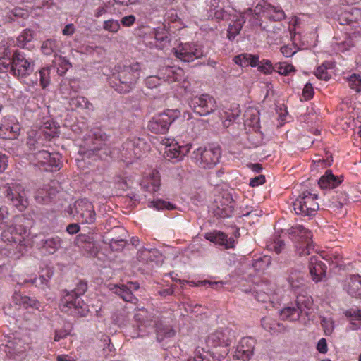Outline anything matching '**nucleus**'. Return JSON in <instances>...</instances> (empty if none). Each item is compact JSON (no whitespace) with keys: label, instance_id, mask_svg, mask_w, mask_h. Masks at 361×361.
<instances>
[{"label":"nucleus","instance_id":"obj_36","mask_svg":"<svg viewBox=\"0 0 361 361\" xmlns=\"http://www.w3.org/2000/svg\"><path fill=\"white\" fill-rule=\"evenodd\" d=\"M13 302L23 308L31 307L38 310L40 307V303L35 298L23 296L20 293L16 291L13 295Z\"/></svg>","mask_w":361,"mask_h":361},{"label":"nucleus","instance_id":"obj_3","mask_svg":"<svg viewBox=\"0 0 361 361\" xmlns=\"http://www.w3.org/2000/svg\"><path fill=\"white\" fill-rule=\"evenodd\" d=\"M144 142L140 139H134L128 140L123 145V149L112 147L106 144H103L99 148L92 149V152L96 157L102 159H106L108 157L118 159L127 164H131L135 159H138L142 155L141 145Z\"/></svg>","mask_w":361,"mask_h":361},{"label":"nucleus","instance_id":"obj_23","mask_svg":"<svg viewBox=\"0 0 361 361\" xmlns=\"http://www.w3.org/2000/svg\"><path fill=\"white\" fill-rule=\"evenodd\" d=\"M235 332L228 328L221 329L209 334L206 340L208 348L215 347H228L235 338Z\"/></svg>","mask_w":361,"mask_h":361},{"label":"nucleus","instance_id":"obj_59","mask_svg":"<svg viewBox=\"0 0 361 361\" xmlns=\"http://www.w3.org/2000/svg\"><path fill=\"white\" fill-rule=\"evenodd\" d=\"M185 361H210L209 358L207 355V353L204 351L203 348L199 349L197 348L194 352V356L192 357H190L188 359L185 360Z\"/></svg>","mask_w":361,"mask_h":361},{"label":"nucleus","instance_id":"obj_29","mask_svg":"<svg viewBox=\"0 0 361 361\" xmlns=\"http://www.w3.org/2000/svg\"><path fill=\"white\" fill-rule=\"evenodd\" d=\"M27 347L20 339L8 341L4 346V352L6 355L16 361L20 360L25 354Z\"/></svg>","mask_w":361,"mask_h":361},{"label":"nucleus","instance_id":"obj_55","mask_svg":"<svg viewBox=\"0 0 361 361\" xmlns=\"http://www.w3.org/2000/svg\"><path fill=\"white\" fill-rule=\"evenodd\" d=\"M140 257L150 262L154 260V257L158 258V261H162V255L156 249H144L141 251Z\"/></svg>","mask_w":361,"mask_h":361},{"label":"nucleus","instance_id":"obj_19","mask_svg":"<svg viewBox=\"0 0 361 361\" xmlns=\"http://www.w3.org/2000/svg\"><path fill=\"white\" fill-rule=\"evenodd\" d=\"M188 104L191 109L200 116H208L216 109V101L210 94L204 93L190 98Z\"/></svg>","mask_w":361,"mask_h":361},{"label":"nucleus","instance_id":"obj_15","mask_svg":"<svg viewBox=\"0 0 361 361\" xmlns=\"http://www.w3.org/2000/svg\"><path fill=\"white\" fill-rule=\"evenodd\" d=\"M57 135L56 128L52 129L51 123L47 121L38 131L32 130L28 133L27 145L30 150H36L45 145V142Z\"/></svg>","mask_w":361,"mask_h":361},{"label":"nucleus","instance_id":"obj_49","mask_svg":"<svg viewBox=\"0 0 361 361\" xmlns=\"http://www.w3.org/2000/svg\"><path fill=\"white\" fill-rule=\"evenodd\" d=\"M148 207L150 208H154L158 211L164 209L172 210L176 208V206L173 204L161 199H157L149 202L148 203Z\"/></svg>","mask_w":361,"mask_h":361},{"label":"nucleus","instance_id":"obj_50","mask_svg":"<svg viewBox=\"0 0 361 361\" xmlns=\"http://www.w3.org/2000/svg\"><path fill=\"white\" fill-rule=\"evenodd\" d=\"M57 41L54 39H49L44 41L41 46V51L44 55H51L57 49Z\"/></svg>","mask_w":361,"mask_h":361},{"label":"nucleus","instance_id":"obj_64","mask_svg":"<svg viewBox=\"0 0 361 361\" xmlns=\"http://www.w3.org/2000/svg\"><path fill=\"white\" fill-rule=\"evenodd\" d=\"M38 281L40 282V284L42 286H47L48 283V279H46L44 276H42L39 277V279H37V277L34 276L30 278V279H24L23 282L18 281L17 283L19 286H22L25 283H31L32 284L35 283L36 286H38Z\"/></svg>","mask_w":361,"mask_h":361},{"label":"nucleus","instance_id":"obj_14","mask_svg":"<svg viewBox=\"0 0 361 361\" xmlns=\"http://www.w3.org/2000/svg\"><path fill=\"white\" fill-rule=\"evenodd\" d=\"M322 259L326 261H331V263L335 267L340 266L341 257L339 255H334V260L332 259L330 255L323 257L322 255H317L310 257L309 263L310 274L312 279L316 282H320L324 280L326 275V265L322 262Z\"/></svg>","mask_w":361,"mask_h":361},{"label":"nucleus","instance_id":"obj_27","mask_svg":"<svg viewBox=\"0 0 361 361\" xmlns=\"http://www.w3.org/2000/svg\"><path fill=\"white\" fill-rule=\"evenodd\" d=\"M20 126L13 116L4 117L0 122V137L15 139L18 135Z\"/></svg>","mask_w":361,"mask_h":361},{"label":"nucleus","instance_id":"obj_8","mask_svg":"<svg viewBox=\"0 0 361 361\" xmlns=\"http://www.w3.org/2000/svg\"><path fill=\"white\" fill-rule=\"evenodd\" d=\"M140 64L134 63L129 66H118L116 78L118 83L116 84L115 90L119 93L130 92L140 77Z\"/></svg>","mask_w":361,"mask_h":361},{"label":"nucleus","instance_id":"obj_2","mask_svg":"<svg viewBox=\"0 0 361 361\" xmlns=\"http://www.w3.org/2000/svg\"><path fill=\"white\" fill-rule=\"evenodd\" d=\"M135 324L127 329L126 334L132 338L143 337L152 332L157 334V339L161 342L175 336V331L168 325H164L145 309L140 310L134 315Z\"/></svg>","mask_w":361,"mask_h":361},{"label":"nucleus","instance_id":"obj_52","mask_svg":"<svg viewBox=\"0 0 361 361\" xmlns=\"http://www.w3.org/2000/svg\"><path fill=\"white\" fill-rule=\"evenodd\" d=\"M329 66V62H324L317 67L314 72L316 77L319 80L327 81L331 78V73L328 71Z\"/></svg>","mask_w":361,"mask_h":361},{"label":"nucleus","instance_id":"obj_26","mask_svg":"<svg viewBox=\"0 0 361 361\" xmlns=\"http://www.w3.org/2000/svg\"><path fill=\"white\" fill-rule=\"evenodd\" d=\"M255 344L256 341L252 337L242 338L236 346L235 358L242 361L250 360L254 355Z\"/></svg>","mask_w":361,"mask_h":361},{"label":"nucleus","instance_id":"obj_62","mask_svg":"<svg viewBox=\"0 0 361 361\" xmlns=\"http://www.w3.org/2000/svg\"><path fill=\"white\" fill-rule=\"evenodd\" d=\"M271 263V258L268 256H264L263 258H259L255 260L253 267L257 270L265 269Z\"/></svg>","mask_w":361,"mask_h":361},{"label":"nucleus","instance_id":"obj_44","mask_svg":"<svg viewBox=\"0 0 361 361\" xmlns=\"http://www.w3.org/2000/svg\"><path fill=\"white\" fill-rule=\"evenodd\" d=\"M53 63L56 68L57 73L60 75H64L71 67V63L65 57L55 55Z\"/></svg>","mask_w":361,"mask_h":361},{"label":"nucleus","instance_id":"obj_25","mask_svg":"<svg viewBox=\"0 0 361 361\" xmlns=\"http://www.w3.org/2000/svg\"><path fill=\"white\" fill-rule=\"evenodd\" d=\"M164 145H165L166 157L175 161L181 160L191 149L190 144L180 145L174 140L170 139L164 140Z\"/></svg>","mask_w":361,"mask_h":361},{"label":"nucleus","instance_id":"obj_35","mask_svg":"<svg viewBox=\"0 0 361 361\" xmlns=\"http://www.w3.org/2000/svg\"><path fill=\"white\" fill-rule=\"evenodd\" d=\"M345 288L352 297L361 298V276H350L345 281Z\"/></svg>","mask_w":361,"mask_h":361},{"label":"nucleus","instance_id":"obj_45","mask_svg":"<svg viewBox=\"0 0 361 361\" xmlns=\"http://www.w3.org/2000/svg\"><path fill=\"white\" fill-rule=\"evenodd\" d=\"M288 283L293 290H297L304 285V274L301 272H292L288 278Z\"/></svg>","mask_w":361,"mask_h":361},{"label":"nucleus","instance_id":"obj_57","mask_svg":"<svg viewBox=\"0 0 361 361\" xmlns=\"http://www.w3.org/2000/svg\"><path fill=\"white\" fill-rule=\"evenodd\" d=\"M71 330V324H66L62 329H56L54 333V341L56 342L65 338L70 334Z\"/></svg>","mask_w":361,"mask_h":361},{"label":"nucleus","instance_id":"obj_6","mask_svg":"<svg viewBox=\"0 0 361 361\" xmlns=\"http://www.w3.org/2000/svg\"><path fill=\"white\" fill-rule=\"evenodd\" d=\"M85 290V284H80L77 290H66L59 303L61 310L73 316H86L89 312V307L80 298V295Z\"/></svg>","mask_w":361,"mask_h":361},{"label":"nucleus","instance_id":"obj_48","mask_svg":"<svg viewBox=\"0 0 361 361\" xmlns=\"http://www.w3.org/2000/svg\"><path fill=\"white\" fill-rule=\"evenodd\" d=\"M320 320L325 335H331L335 328V322L332 317L331 315L320 316Z\"/></svg>","mask_w":361,"mask_h":361},{"label":"nucleus","instance_id":"obj_4","mask_svg":"<svg viewBox=\"0 0 361 361\" xmlns=\"http://www.w3.org/2000/svg\"><path fill=\"white\" fill-rule=\"evenodd\" d=\"M23 216H15L11 220L6 207H0L1 238L4 242L13 243L16 246L18 242L26 240L27 227L22 224Z\"/></svg>","mask_w":361,"mask_h":361},{"label":"nucleus","instance_id":"obj_16","mask_svg":"<svg viewBox=\"0 0 361 361\" xmlns=\"http://www.w3.org/2000/svg\"><path fill=\"white\" fill-rule=\"evenodd\" d=\"M180 116L178 109H168L166 111L154 116L148 123L149 130L155 134L166 133L170 125Z\"/></svg>","mask_w":361,"mask_h":361},{"label":"nucleus","instance_id":"obj_32","mask_svg":"<svg viewBox=\"0 0 361 361\" xmlns=\"http://www.w3.org/2000/svg\"><path fill=\"white\" fill-rule=\"evenodd\" d=\"M205 238L215 244L224 245L226 248H232L235 244V240L233 238H228L225 233L219 231H214L205 233Z\"/></svg>","mask_w":361,"mask_h":361},{"label":"nucleus","instance_id":"obj_51","mask_svg":"<svg viewBox=\"0 0 361 361\" xmlns=\"http://www.w3.org/2000/svg\"><path fill=\"white\" fill-rule=\"evenodd\" d=\"M274 71L280 75H288L291 73L295 72V69L292 64L288 62H278L274 64Z\"/></svg>","mask_w":361,"mask_h":361},{"label":"nucleus","instance_id":"obj_46","mask_svg":"<svg viewBox=\"0 0 361 361\" xmlns=\"http://www.w3.org/2000/svg\"><path fill=\"white\" fill-rule=\"evenodd\" d=\"M154 39L159 44H156L159 49H162L166 47L170 42V39L168 36V32L164 29H158L155 30L154 32Z\"/></svg>","mask_w":361,"mask_h":361},{"label":"nucleus","instance_id":"obj_61","mask_svg":"<svg viewBox=\"0 0 361 361\" xmlns=\"http://www.w3.org/2000/svg\"><path fill=\"white\" fill-rule=\"evenodd\" d=\"M102 342L104 343L103 353L104 356L106 357L112 356L115 349L111 343L109 336H104Z\"/></svg>","mask_w":361,"mask_h":361},{"label":"nucleus","instance_id":"obj_18","mask_svg":"<svg viewBox=\"0 0 361 361\" xmlns=\"http://www.w3.org/2000/svg\"><path fill=\"white\" fill-rule=\"evenodd\" d=\"M34 66L33 60L26 58L23 52L16 51L12 55L11 72L24 82H26L27 77L33 72Z\"/></svg>","mask_w":361,"mask_h":361},{"label":"nucleus","instance_id":"obj_63","mask_svg":"<svg viewBox=\"0 0 361 361\" xmlns=\"http://www.w3.org/2000/svg\"><path fill=\"white\" fill-rule=\"evenodd\" d=\"M258 69L264 74H270L274 71V65L273 66L269 60H263L260 64H258Z\"/></svg>","mask_w":361,"mask_h":361},{"label":"nucleus","instance_id":"obj_53","mask_svg":"<svg viewBox=\"0 0 361 361\" xmlns=\"http://www.w3.org/2000/svg\"><path fill=\"white\" fill-rule=\"evenodd\" d=\"M103 29L110 33L116 34L121 29V23L118 20L111 18L104 21Z\"/></svg>","mask_w":361,"mask_h":361},{"label":"nucleus","instance_id":"obj_38","mask_svg":"<svg viewBox=\"0 0 361 361\" xmlns=\"http://www.w3.org/2000/svg\"><path fill=\"white\" fill-rule=\"evenodd\" d=\"M233 61L241 67H256L259 64V57L249 54H241L233 58Z\"/></svg>","mask_w":361,"mask_h":361},{"label":"nucleus","instance_id":"obj_5","mask_svg":"<svg viewBox=\"0 0 361 361\" xmlns=\"http://www.w3.org/2000/svg\"><path fill=\"white\" fill-rule=\"evenodd\" d=\"M28 230L27 229L26 240L18 242L16 246L18 253H15V258H18L27 252V248L32 245H35L38 249L42 250L48 254L55 253L61 247V240L59 237H51L46 238L42 234H36L30 236Z\"/></svg>","mask_w":361,"mask_h":361},{"label":"nucleus","instance_id":"obj_41","mask_svg":"<svg viewBox=\"0 0 361 361\" xmlns=\"http://www.w3.org/2000/svg\"><path fill=\"white\" fill-rule=\"evenodd\" d=\"M50 67L42 68L38 73H35V79L34 80H31L30 82L32 85L37 84L39 76L40 86L42 89H46L50 83Z\"/></svg>","mask_w":361,"mask_h":361},{"label":"nucleus","instance_id":"obj_7","mask_svg":"<svg viewBox=\"0 0 361 361\" xmlns=\"http://www.w3.org/2000/svg\"><path fill=\"white\" fill-rule=\"evenodd\" d=\"M313 306V299L310 295L300 294L295 302L288 305L280 311V317L283 320L297 321L302 313L307 316Z\"/></svg>","mask_w":361,"mask_h":361},{"label":"nucleus","instance_id":"obj_17","mask_svg":"<svg viewBox=\"0 0 361 361\" xmlns=\"http://www.w3.org/2000/svg\"><path fill=\"white\" fill-rule=\"evenodd\" d=\"M221 149L219 147L202 148L195 149L192 154V159L200 167L211 169L215 166L219 161Z\"/></svg>","mask_w":361,"mask_h":361},{"label":"nucleus","instance_id":"obj_12","mask_svg":"<svg viewBox=\"0 0 361 361\" xmlns=\"http://www.w3.org/2000/svg\"><path fill=\"white\" fill-rule=\"evenodd\" d=\"M174 56L183 62L190 63L206 56L207 51L204 47L198 43H180L173 49Z\"/></svg>","mask_w":361,"mask_h":361},{"label":"nucleus","instance_id":"obj_10","mask_svg":"<svg viewBox=\"0 0 361 361\" xmlns=\"http://www.w3.org/2000/svg\"><path fill=\"white\" fill-rule=\"evenodd\" d=\"M184 71L177 66H165L159 70V75L163 82L172 84L171 89L182 94L190 90V82L185 79Z\"/></svg>","mask_w":361,"mask_h":361},{"label":"nucleus","instance_id":"obj_21","mask_svg":"<svg viewBox=\"0 0 361 361\" xmlns=\"http://www.w3.org/2000/svg\"><path fill=\"white\" fill-rule=\"evenodd\" d=\"M1 192L4 194L19 211L24 210L29 204L27 192L20 184H9L4 186Z\"/></svg>","mask_w":361,"mask_h":361},{"label":"nucleus","instance_id":"obj_20","mask_svg":"<svg viewBox=\"0 0 361 361\" xmlns=\"http://www.w3.org/2000/svg\"><path fill=\"white\" fill-rule=\"evenodd\" d=\"M32 156L33 164L44 171H57L62 165L61 155L59 153H50L47 150L39 149Z\"/></svg>","mask_w":361,"mask_h":361},{"label":"nucleus","instance_id":"obj_37","mask_svg":"<svg viewBox=\"0 0 361 361\" xmlns=\"http://www.w3.org/2000/svg\"><path fill=\"white\" fill-rule=\"evenodd\" d=\"M344 314L349 321L347 331H356L361 328V310L349 309L344 312Z\"/></svg>","mask_w":361,"mask_h":361},{"label":"nucleus","instance_id":"obj_54","mask_svg":"<svg viewBox=\"0 0 361 361\" xmlns=\"http://www.w3.org/2000/svg\"><path fill=\"white\" fill-rule=\"evenodd\" d=\"M245 123L248 125L255 126L259 121L258 111L252 108L247 109L245 113Z\"/></svg>","mask_w":361,"mask_h":361},{"label":"nucleus","instance_id":"obj_24","mask_svg":"<svg viewBox=\"0 0 361 361\" xmlns=\"http://www.w3.org/2000/svg\"><path fill=\"white\" fill-rule=\"evenodd\" d=\"M252 293L256 300L261 302L274 303L279 300L275 285L265 281L257 284Z\"/></svg>","mask_w":361,"mask_h":361},{"label":"nucleus","instance_id":"obj_40","mask_svg":"<svg viewBox=\"0 0 361 361\" xmlns=\"http://www.w3.org/2000/svg\"><path fill=\"white\" fill-rule=\"evenodd\" d=\"M207 5L209 6V17L216 19L227 20L228 13L222 8H219V0H207Z\"/></svg>","mask_w":361,"mask_h":361},{"label":"nucleus","instance_id":"obj_60","mask_svg":"<svg viewBox=\"0 0 361 361\" xmlns=\"http://www.w3.org/2000/svg\"><path fill=\"white\" fill-rule=\"evenodd\" d=\"M162 80L163 79L161 78V77L159 75V71L157 75H151V76L147 77L145 79V84L147 87L152 89V88L157 87L158 85H161L163 82Z\"/></svg>","mask_w":361,"mask_h":361},{"label":"nucleus","instance_id":"obj_34","mask_svg":"<svg viewBox=\"0 0 361 361\" xmlns=\"http://www.w3.org/2000/svg\"><path fill=\"white\" fill-rule=\"evenodd\" d=\"M145 190L154 192L159 190L160 186V176L158 171H152L145 176L140 183Z\"/></svg>","mask_w":361,"mask_h":361},{"label":"nucleus","instance_id":"obj_58","mask_svg":"<svg viewBox=\"0 0 361 361\" xmlns=\"http://www.w3.org/2000/svg\"><path fill=\"white\" fill-rule=\"evenodd\" d=\"M349 87L356 92L361 91V75L358 74H353L348 78Z\"/></svg>","mask_w":361,"mask_h":361},{"label":"nucleus","instance_id":"obj_22","mask_svg":"<svg viewBox=\"0 0 361 361\" xmlns=\"http://www.w3.org/2000/svg\"><path fill=\"white\" fill-rule=\"evenodd\" d=\"M235 205V203L231 194L225 192L215 199L212 209L215 216L228 218L231 216Z\"/></svg>","mask_w":361,"mask_h":361},{"label":"nucleus","instance_id":"obj_13","mask_svg":"<svg viewBox=\"0 0 361 361\" xmlns=\"http://www.w3.org/2000/svg\"><path fill=\"white\" fill-rule=\"evenodd\" d=\"M317 195L305 191L293 202V207L296 214L304 216H314L319 209Z\"/></svg>","mask_w":361,"mask_h":361},{"label":"nucleus","instance_id":"obj_30","mask_svg":"<svg viewBox=\"0 0 361 361\" xmlns=\"http://www.w3.org/2000/svg\"><path fill=\"white\" fill-rule=\"evenodd\" d=\"M56 185V182L52 180L48 185L39 188L35 195L36 201L41 204H47L50 202L58 192L55 188Z\"/></svg>","mask_w":361,"mask_h":361},{"label":"nucleus","instance_id":"obj_43","mask_svg":"<svg viewBox=\"0 0 361 361\" xmlns=\"http://www.w3.org/2000/svg\"><path fill=\"white\" fill-rule=\"evenodd\" d=\"M34 31L30 29L23 30L16 39L17 46L22 49L28 48L27 44L34 39Z\"/></svg>","mask_w":361,"mask_h":361},{"label":"nucleus","instance_id":"obj_56","mask_svg":"<svg viewBox=\"0 0 361 361\" xmlns=\"http://www.w3.org/2000/svg\"><path fill=\"white\" fill-rule=\"evenodd\" d=\"M269 250L274 251L276 253H280L284 247V243L279 238H274L268 242L267 245Z\"/></svg>","mask_w":361,"mask_h":361},{"label":"nucleus","instance_id":"obj_33","mask_svg":"<svg viewBox=\"0 0 361 361\" xmlns=\"http://www.w3.org/2000/svg\"><path fill=\"white\" fill-rule=\"evenodd\" d=\"M361 15L359 8H352L345 11L339 16L338 21L341 25H350L353 27H360L359 16Z\"/></svg>","mask_w":361,"mask_h":361},{"label":"nucleus","instance_id":"obj_9","mask_svg":"<svg viewBox=\"0 0 361 361\" xmlns=\"http://www.w3.org/2000/svg\"><path fill=\"white\" fill-rule=\"evenodd\" d=\"M289 235L294 239L296 253L300 256H305L314 250L311 231L302 225L297 224L288 230Z\"/></svg>","mask_w":361,"mask_h":361},{"label":"nucleus","instance_id":"obj_47","mask_svg":"<svg viewBox=\"0 0 361 361\" xmlns=\"http://www.w3.org/2000/svg\"><path fill=\"white\" fill-rule=\"evenodd\" d=\"M262 326L267 331L271 334L279 332L281 327L279 323H277L271 317H266L262 319Z\"/></svg>","mask_w":361,"mask_h":361},{"label":"nucleus","instance_id":"obj_11","mask_svg":"<svg viewBox=\"0 0 361 361\" xmlns=\"http://www.w3.org/2000/svg\"><path fill=\"white\" fill-rule=\"evenodd\" d=\"M67 212L81 224H91L96 220L94 206L87 199L76 200L73 205L68 207Z\"/></svg>","mask_w":361,"mask_h":361},{"label":"nucleus","instance_id":"obj_1","mask_svg":"<svg viewBox=\"0 0 361 361\" xmlns=\"http://www.w3.org/2000/svg\"><path fill=\"white\" fill-rule=\"evenodd\" d=\"M262 16L270 20L279 21L285 18L286 15L283 9L276 6L271 5L267 1L259 3L254 10L248 8L243 13L233 14L232 25L228 28V37L230 40L233 39L241 31L246 19H248L253 24L261 25L258 21L252 19L255 16Z\"/></svg>","mask_w":361,"mask_h":361},{"label":"nucleus","instance_id":"obj_42","mask_svg":"<svg viewBox=\"0 0 361 361\" xmlns=\"http://www.w3.org/2000/svg\"><path fill=\"white\" fill-rule=\"evenodd\" d=\"M69 107L71 110L77 109H86L92 110V104L84 97L77 96L71 97L68 102Z\"/></svg>","mask_w":361,"mask_h":361},{"label":"nucleus","instance_id":"obj_28","mask_svg":"<svg viewBox=\"0 0 361 361\" xmlns=\"http://www.w3.org/2000/svg\"><path fill=\"white\" fill-rule=\"evenodd\" d=\"M109 288L126 302H134L137 300V298L133 296L132 293L133 290H136L139 288V284L136 282H128L126 285H110Z\"/></svg>","mask_w":361,"mask_h":361},{"label":"nucleus","instance_id":"obj_31","mask_svg":"<svg viewBox=\"0 0 361 361\" xmlns=\"http://www.w3.org/2000/svg\"><path fill=\"white\" fill-rule=\"evenodd\" d=\"M343 176H336L331 170H327L319 178L318 184L323 190H330L337 188L343 182Z\"/></svg>","mask_w":361,"mask_h":361},{"label":"nucleus","instance_id":"obj_39","mask_svg":"<svg viewBox=\"0 0 361 361\" xmlns=\"http://www.w3.org/2000/svg\"><path fill=\"white\" fill-rule=\"evenodd\" d=\"M12 66V56L8 47L4 44L0 47V71H11Z\"/></svg>","mask_w":361,"mask_h":361}]
</instances>
